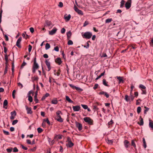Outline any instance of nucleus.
<instances>
[{"instance_id": "51", "label": "nucleus", "mask_w": 153, "mask_h": 153, "mask_svg": "<svg viewBox=\"0 0 153 153\" xmlns=\"http://www.w3.org/2000/svg\"><path fill=\"white\" fill-rule=\"evenodd\" d=\"M4 133L6 135H9L10 134L8 131H6L5 130H3Z\"/></svg>"}, {"instance_id": "40", "label": "nucleus", "mask_w": 153, "mask_h": 153, "mask_svg": "<svg viewBox=\"0 0 153 153\" xmlns=\"http://www.w3.org/2000/svg\"><path fill=\"white\" fill-rule=\"evenodd\" d=\"M28 100L30 102H32L33 101L32 97L31 96L29 95L28 96Z\"/></svg>"}, {"instance_id": "45", "label": "nucleus", "mask_w": 153, "mask_h": 153, "mask_svg": "<svg viewBox=\"0 0 153 153\" xmlns=\"http://www.w3.org/2000/svg\"><path fill=\"white\" fill-rule=\"evenodd\" d=\"M8 102L6 100H5L4 101L3 105L4 106H6L7 105Z\"/></svg>"}, {"instance_id": "3", "label": "nucleus", "mask_w": 153, "mask_h": 153, "mask_svg": "<svg viewBox=\"0 0 153 153\" xmlns=\"http://www.w3.org/2000/svg\"><path fill=\"white\" fill-rule=\"evenodd\" d=\"M84 120L89 125L93 124V120L89 117H86L83 118Z\"/></svg>"}, {"instance_id": "25", "label": "nucleus", "mask_w": 153, "mask_h": 153, "mask_svg": "<svg viewBox=\"0 0 153 153\" xmlns=\"http://www.w3.org/2000/svg\"><path fill=\"white\" fill-rule=\"evenodd\" d=\"M66 100L68 102L71 103H73V101H72L68 96H65Z\"/></svg>"}, {"instance_id": "37", "label": "nucleus", "mask_w": 153, "mask_h": 153, "mask_svg": "<svg viewBox=\"0 0 153 153\" xmlns=\"http://www.w3.org/2000/svg\"><path fill=\"white\" fill-rule=\"evenodd\" d=\"M107 143L108 144H112L113 143V140H109L108 139Z\"/></svg>"}, {"instance_id": "7", "label": "nucleus", "mask_w": 153, "mask_h": 153, "mask_svg": "<svg viewBox=\"0 0 153 153\" xmlns=\"http://www.w3.org/2000/svg\"><path fill=\"white\" fill-rule=\"evenodd\" d=\"M131 0H128L125 4V7L127 9H129L131 7Z\"/></svg>"}, {"instance_id": "13", "label": "nucleus", "mask_w": 153, "mask_h": 153, "mask_svg": "<svg viewBox=\"0 0 153 153\" xmlns=\"http://www.w3.org/2000/svg\"><path fill=\"white\" fill-rule=\"evenodd\" d=\"M45 62L46 65L48 67V71H49L51 69V67L50 66V63L48 61V59H46L45 60Z\"/></svg>"}, {"instance_id": "8", "label": "nucleus", "mask_w": 153, "mask_h": 153, "mask_svg": "<svg viewBox=\"0 0 153 153\" xmlns=\"http://www.w3.org/2000/svg\"><path fill=\"white\" fill-rule=\"evenodd\" d=\"M75 124H76V127L77 128H78L79 131H80L82 130V125L81 123H80L77 122H75Z\"/></svg>"}, {"instance_id": "62", "label": "nucleus", "mask_w": 153, "mask_h": 153, "mask_svg": "<svg viewBox=\"0 0 153 153\" xmlns=\"http://www.w3.org/2000/svg\"><path fill=\"white\" fill-rule=\"evenodd\" d=\"M71 141V138L70 137H68L67 138V142H68V143Z\"/></svg>"}, {"instance_id": "34", "label": "nucleus", "mask_w": 153, "mask_h": 153, "mask_svg": "<svg viewBox=\"0 0 153 153\" xmlns=\"http://www.w3.org/2000/svg\"><path fill=\"white\" fill-rule=\"evenodd\" d=\"M141 111V108L140 106H139L137 108V112L138 114H139Z\"/></svg>"}, {"instance_id": "27", "label": "nucleus", "mask_w": 153, "mask_h": 153, "mask_svg": "<svg viewBox=\"0 0 153 153\" xmlns=\"http://www.w3.org/2000/svg\"><path fill=\"white\" fill-rule=\"evenodd\" d=\"M22 35L23 37L25 38L26 39L28 38V36L27 35H26V32H25L24 33H23Z\"/></svg>"}, {"instance_id": "16", "label": "nucleus", "mask_w": 153, "mask_h": 153, "mask_svg": "<svg viewBox=\"0 0 153 153\" xmlns=\"http://www.w3.org/2000/svg\"><path fill=\"white\" fill-rule=\"evenodd\" d=\"M55 62L59 65H60L62 62L61 58L59 57L56 58L55 59Z\"/></svg>"}, {"instance_id": "41", "label": "nucleus", "mask_w": 153, "mask_h": 153, "mask_svg": "<svg viewBox=\"0 0 153 153\" xmlns=\"http://www.w3.org/2000/svg\"><path fill=\"white\" fill-rule=\"evenodd\" d=\"M75 89L77 91H79L80 92L82 91H83V89L78 87H76Z\"/></svg>"}, {"instance_id": "20", "label": "nucleus", "mask_w": 153, "mask_h": 153, "mask_svg": "<svg viewBox=\"0 0 153 153\" xmlns=\"http://www.w3.org/2000/svg\"><path fill=\"white\" fill-rule=\"evenodd\" d=\"M140 123L138 122L137 123L140 126H143L144 124L143 120V119L141 117V116L140 117Z\"/></svg>"}, {"instance_id": "28", "label": "nucleus", "mask_w": 153, "mask_h": 153, "mask_svg": "<svg viewBox=\"0 0 153 153\" xmlns=\"http://www.w3.org/2000/svg\"><path fill=\"white\" fill-rule=\"evenodd\" d=\"M51 102L52 104H56L58 103V101L56 99H53Z\"/></svg>"}, {"instance_id": "15", "label": "nucleus", "mask_w": 153, "mask_h": 153, "mask_svg": "<svg viewBox=\"0 0 153 153\" xmlns=\"http://www.w3.org/2000/svg\"><path fill=\"white\" fill-rule=\"evenodd\" d=\"M73 108L74 111H79L80 110V107L79 105H76L75 106H73Z\"/></svg>"}, {"instance_id": "21", "label": "nucleus", "mask_w": 153, "mask_h": 153, "mask_svg": "<svg viewBox=\"0 0 153 153\" xmlns=\"http://www.w3.org/2000/svg\"><path fill=\"white\" fill-rule=\"evenodd\" d=\"M60 72L61 71L60 69H59L57 72L56 71V70H54V75L58 76L60 75Z\"/></svg>"}, {"instance_id": "19", "label": "nucleus", "mask_w": 153, "mask_h": 153, "mask_svg": "<svg viewBox=\"0 0 153 153\" xmlns=\"http://www.w3.org/2000/svg\"><path fill=\"white\" fill-rule=\"evenodd\" d=\"M124 144L126 148H127L128 147L130 144L129 142L126 140H125L124 141Z\"/></svg>"}, {"instance_id": "24", "label": "nucleus", "mask_w": 153, "mask_h": 153, "mask_svg": "<svg viewBox=\"0 0 153 153\" xmlns=\"http://www.w3.org/2000/svg\"><path fill=\"white\" fill-rule=\"evenodd\" d=\"M117 79L119 80V83H120L121 82L123 83L124 82L123 77L120 76H117Z\"/></svg>"}, {"instance_id": "55", "label": "nucleus", "mask_w": 153, "mask_h": 153, "mask_svg": "<svg viewBox=\"0 0 153 153\" xmlns=\"http://www.w3.org/2000/svg\"><path fill=\"white\" fill-rule=\"evenodd\" d=\"M139 100H140V101H141V100L140 99H139L137 100L136 102V105H140V102H139L138 101Z\"/></svg>"}, {"instance_id": "30", "label": "nucleus", "mask_w": 153, "mask_h": 153, "mask_svg": "<svg viewBox=\"0 0 153 153\" xmlns=\"http://www.w3.org/2000/svg\"><path fill=\"white\" fill-rule=\"evenodd\" d=\"M143 146L144 148H146V142L145 141V139L144 138H143Z\"/></svg>"}, {"instance_id": "38", "label": "nucleus", "mask_w": 153, "mask_h": 153, "mask_svg": "<svg viewBox=\"0 0 153 153\" xmlns=\"http://www.w3.org/2000/svg\"><path fill=\"white\" fill-rule=\"evenodd\" d=\"M13 150L12 148H8L6 149V150L8 152H11Z\"/></svg>"}, {"instance_id": "64", "label": "nucleus", "mask_w": 153, "mask_h": 153, "mask_svg": "<svg viewBox=\"0 0 153 153\" xmlns=\"http://www.w3.org/2000/svg\"><path fill=\"white\" fill-rule=\"evenodd\" d=\"M150 45L151 46H153V38L151 40V42L150 43Z\"/></svg>"}, {"instance_id": "49", "label": "nucleus", "mask_w": 153, "mask_h": 153, "mask_svg": "<svg viewBox=\"0 0 153 153\" xmlns=\"http://www.w3.org/2000/svg\"><path fill=\"white\" fill-rule=\"evenodd\" d=\"M13 152H16L18 151V149L16 147H14L13 149Z\"/></svg>"}, {"instance_id": "1", "label": "nucleus", "mask_w": 153, "mask_h": 153, "mask_svg": "<svg viewBox=\"0 0 153 153\" xmlns=\"http://www.w3.org/2000/svg\"><path fill=\"white\" fill-rule=\"evenodd\" d=\"M39 68V66L38 63L36 62V58L35 57L34 58L33 60V64L32 66V72L34 73L36 72V70L38 69Z\"/></svg>"}, {"instance_id": "63", "label": "nucleus", "mask_w": 153, "mask_h": 153, "mask_svg": "<svg viewBox=\"0 0 153 153\" xmlns=\"http://www.w3.org/2000/svg\"><path fill=\"white\" fill-rule=\"evenodd\" d=\"M54 50L58 52L59 51V48L58 46H56L54 48Z\"/></svg>"}, {"instance_id": "29", "label": "nucleus", "mask_w": 153, "mask_h": 153, "mask_svg": "<svg viewBox=\"0 0 153 153\" xmlns=\"http://www.w3.org/2000/svg\"><path fill=\"white\" fill-rule=\"evenodd\" d=\"M39 79V77L37 76H34V77L32 78V81L33 82L35 81H38Z\"/></svg>"}, {"instance_id": "33", "label": "nucleus", "mask_w": 153, "mask_h": 153, "mask_svg": "<svg viewBox=\"0 0 153 153\" xmlns=\"http://www.w3.org/2000/svg\"><path fill=\"white\" fill-rule=\"evenodd\" d=\"M114 122L112 120H111V121L109 122L108 123V127L109 128L110 127V125H112L113 123Z\"/></svg>"}, {"instance_id": "32", "label": "nucleus", "mask_w": 153, "mask_h": 153, "mask_svg": "<svg viewBox=\"0 0 153 153\" xmlns=\"http://www.w3.org/2000/svg\"><path fill=\"white\" fill-rule=\"evenodd\" d=\"M50 48V45L49 43H47L45 45V49L47 50Z\"/></svg>"}, {"instance_id": "47", "label": "nucleus", "mask_w": 153, "mask_h": 153, "mask_svg": "<svg viewBox=\"0 0 153 153\" xmlns=\"http://www.w3.org/2000/svg\"><path fill=\"white\" fill-rule=\"evenodd\" d=\"M73 44V42L71 40H69L68 42V45H72Z\"/></svg>"}, {"instance_id": "48", "label": "nucleus", "mask_w": 153, "mask_h": 153, "mask_svg": "<svg viewBox=\"0 0 153 153\" xmlns=\"http://www.w3.org/2000/svg\"><path fill=\"white\" fill-rule=\"evenodd\" d=\"M131 145L132 146H133L134 147H135L136 146V144L133 140H131Z\"/></svg>"}, {"instance_id": "12", "label": "nucleus", "mask_w": 153, "mask_h": 153, "mask_svg": "<svg viewBox=\"0 0 153 153\" xmlns=\"http://www.w3.org/2000/svg\"><path fill=\"white\" fill-rule=\"evenodd\" d=\"M71 18V15L69 14L67 15V14H65L64 15V18L66 22L68 21Z\"/></svg>"}, {"instance_id": "14", "label": "nucleus", "mask_w": 153, "mask_h": 153, "mask_svg": "<svg viewBox=\"0 0 153 153\" xmlns=\"http://www.w3.org/2000/svg\"><path fill=\"white\" fill-rule=\"evenodd\" d=\"M25 107L27 111V114H31L33 112L32 111L31 107H28L27 106H26Z\"/></svg>"}, {"instance_id": "50", "label": "nucleus", "mask_w": 153, "mask_h": 153, "mask_svg": "<svg viewBox=\"0 0 153 153\" xmlns=\"http://www.w3.org/2000/svg\"><path fill=\"white\" fill-rule=\"evenodd\" d=\"M65 30L64 28H62L61 30V32L62 34L64 33L65 32Z\"/></svg>"}, {"instance_id": "59", "label": "nucleus", "mask_w": 153, "mask_h": 153, "mask_svg": "<svg viewBox=\"0 0 153 153\" xmlns=\"http://www.w3.org/2000/svg\"><path fill=\"white\" fill-rule=\"evenodd\" d=\"M26 63L24 61L21 66V68H23L24 66L26 65Z\"/></svg>"}, {"instance_id": "46", "label": "nucleus", "mask_w": 153, "mask_h": 153, "mask_svg": "<svg viewBox=\"0 0 153 153\" xmlns=\"http://www.w3.org/2000/svg\"><path fill=\"white\" fill-rule=\"evenodd\" d=\"M46 25L48 26H50L51 25V22L48 21H46Z\"/></svg>"}, {"instance_id": "53", "label": "nucleus", "mask_w": 153, "mask_h": 153, "mask_svg": "<svg viewBox=\"0 0 153 153\" xmlns=\"http://www.w3.org/2000/svg\"><path fill=\"white\" fill-rule=\"evenodd\" d=\"M28 47V51L29 52H30L32 50V47L30 45H29Z\"/></svg>"}, {"instance_id": "22", "label": "nucleus", "mask_w": 153, "mask_h": 153, "mask_svg": "<svg viewBox=\"0 0 153 153\" xmlns=\"http://www.w3.org/2000/svg\"><path fill=\"white\" fill-rule=\"evenodd\" d=\"M149 126L153 130V122L151 120H149Z\"/></svg>"}, {"instance_id": "57", "label": "nucleus", "mask_w": 153, "mask_h": 153, "mask_svg": "<svg viewBox=\"0 0 153 153\" xmlns=\"http://www.w3.org/2000/svg\"><path fill=\"white\" fill-rule=\"evenodd\" d=\"M30 32L32 33H33L34 32V29L33 27H31L30 28Z\"/></svg>"}, {"instance_id": "61", "label": "nucleus", "mask_w": 153, "mask_h": 153, "mask_svg": "<svg viewBox=\"0 0 153 153\" xmlns=\"http://www.w3.org/2000/svg\"><path fill=\"white\" fill-rule=\"evenodd\" d=\"M98 84H96L94 85L93 87V88L94 89H96L98 88Z\"/></svg>"}, {"instance_id": "11", "label": "nucleus", "mask_w": 153, "mask_h": 153, "mask_svg": "<svg viewBox=\"0 0 153 153\" xmlns=\"http://www.w3.org/2000/svg\"><path fill=\"white\" fill-rule=\"evenodd\" d=\"M57 30V28L56 27H54L52 30L49 31V34L51 35H53L56 33Z\"/></svg>"}, {"instance_id": "26", "label": "nucleus", "mask_w": 153, "mask_h": 153, "mask_svg": "<svg viewBox=\"0 0 153 153\" xmlns=\"http://www.w3.org/2000/svg\"><path fill=\"white\" fill-rule=\"evenodd\" d=\"M108 82H106V80L105 79H103L102 80V83L103 85L105 86L109 87V86L108 84Z\"/></svg>"}, {"instance_id": "17", "label": "nucleus", "mask_w": 153, "mask_h": 153, "mask_svg": "<svg viewBox=\"0 0 153 153\" xmlns=\"http://www.w3.org/2000/svg\"><path fill=\"white\" fill-rule=\"evenodd\" d=\"M74 145V144L72 142V141L68 142V143H66V146L67 147L69 148L71 147Z\"/></svg>"}, {"instance_id": "52", "label": "nucleus", "mask_w": 153, "mask_h": 153, "mask_svg": "<svg viewBox=\"0 0 153 153\" xmlns=\"http://www.w3.org/2000/svg\"><path fill=\"white\" fill-rule=\"evenodd\" d=\"M18 122V120H15L13 121L12 124L13 125H14L16 124Z\"/></svg>"}, {"instance_id": "5", "label": "nucleus", "mask_w": 153, "mask_h": 153, "mask_svg": "<svg viewBox=\"0 0 153 153\" xmlns=\"http://www.w3.org/2000/svg\"><path fill=\"white\" fill-rule=\"evenodd\" d=\"M134 98V97L131 94V92H130V96H128L127 95L125 96V99L126 101L127 102H129L130 100L133 101Z\"/></svg>"}, {"instance_id": "18", "label": "nucleus", "mask_w": 153, "mask_h": 153, "mask_svg": "<svg viewBox=\"0 0 153 153\" xmlns=\"http://www.w3.org/2000/svg\"><path fill=\"white\" fill-rule=\"evenodd\" d=\"M38 92L36 91L35 92V95L34 96V100L36 102V103H38V102L39 100L37 98Z\"/></svg>"}, {"instance_id": "43", "label": "nucleus", "mask_w": 153, "mask_h": 153, "mask_svg": "<svg viewBox=\"0 0 153 153\" xmlns=\"http://www.w3.org/2000/svg\"><path fill=\"white\" fill-rule=\"evenodd\" d=\"M43 120L44 121H45V122H47L48 125H50V123L48 119L47 118V119H44Z\"/></svg>"}, {"instance_id": "10", "label": "nucleus", "mask_w": 153, "mask_h": 153, "mask_svg": "<svg viewBox=\"0 0 153 153\" xmlns=\"http://www.w3.org/2000/svg\"><path fill=\"white\" fill-rule=\"evenodd\" d=\"M10 114L11 116L10 117V118L11 120H13L14 119L16 114V113L15 111H13L11 112Z\"/></svg>"}, {"instance_id": "9", "label": "nucleus", "mask_w": 153, "mask_h": 153, "mask_svg": "<svg viewBox=\"0 0 153 153\" xmlns=\"http://www.w3.org/2000/svg\"><path fill=\"white\" fill-rule=\"evenodd\" d=\"M22 37H19V38L17 40L16 43V45L19 48H21V46L20 45V44L22 41Z\"/></svg>"}, {"instance_id": "44", "label": "nucleus", "mask_w": 153, "mask_h": 153, "mask_svg": "<svg viewBox=\"0 0 153 153\" xmlns=\"http://www.w3.org/2000/svg\"><path fill=\"white\" fill-rule=\"evenodd\" d=\"M139 87L141 88L145 89L146 88V87L142 84H140L139 85Z\"/></svg>"}, {"instance_id": "31", "label": "nucleus", "mask_w": 153, "mask_h": 153, "mask_svg": "<svg viewBox=\"0 0 153 153\" xmlns=\"http://www.w3.org/2000/svg\"><path fill=\"white\" fill-rule=\"evenodd\" d=\"M112 20V19H108L105 20V22L106 23H109L111 22Z\"/></svg>"}, {"instance_id": "4", "label": "nucleus", "mask_w": 153, "mask_h": 153, "mask_svg": "<svg viewBox=\"0 0 153 153\" xmlns=\"http://www.w3.org/2000/svg\"><path fill=\"white\" fill-rule=\"evenodd\" d=\"M92 36V33L89 32H86L82 35V36L83 38L88 39H90Z\"/></svg>"}, {"instance_id": "36", "label": "nucleus", "mask_w": 153, "mask_h": 153, "mask_svg": "<svg viewBox=\"0 0 153 153\" xmlns=\"http://www.w3.org/2000/svg\"><path fill=\"white\" fill-rule=\"evenodd\" d=\"M37 130L38 131V132L39 133H41L43 131V130L40 128H38L37 129Z\"/></svg>"}, {"instance_id": "56", "label": "nucleus", "mask_w": 153, "mask_h": 153, "mask_svg": "<svg viewBox=\"0 0 153 153\" xmlns=\"http://www.w3.org/2000/svg\"><path fill=\"white\" fill-rule=\"evenodd\" d=\"M58 6L59 7H62L63 6V4L61 2H60L59 3V4Z\"/></svg>"}, {"instance_id": "35", "label": "nucleus", "mask_w": 153, "mask_h": 153, "mask_svg": "<svg viewBox=\"0 0 153 153\" xmlns=\"http://www.w3.org/2000/svg\"><path fill=\"white\" fill-rule=\"evenodd\" d=\"M125 1L124 0H122L120 2V7H122L124 4Z\"/></svg>"}, {"instance_id": "39", "label": "nucleus", "mask_w": 153, "mask_h": 153, "mask_svg": "<svg viewBox=\"0 0 153 153\" xmlns=\"http://www.w3.org/2000/svg\"><path fill=\"white\" fill-rule=\"evenodd\" d=\"M81 105L85 109H86L88 108V106L86 105L81 104Z\"/></svg>"}, {"instance_id": "42", "label": "nucleus", "mask_w": 153, "mask_h": 153, "mask_svg": "<svg viewBox=\"0 0 153 153\" xmlns=\"http://www.w3.org/2000/svg\"><path fill=\"white\" fill-rule=\"evenodd\" d=\"M144 108H145V109L144 111V114H146V112L149 111V108L146 106H145Z\"/></svg>"}, {"instance_id": "54", "label": "nucleus", "mask_w": 153, "mask_h": 153, "mask_svg": "<svg viewBox=\"0 0 153 153\" xmlns=\"http://www.w3.org/2000/svg\"><path fill=\"white\" fill-rule=\"evenodd\" d=\"M21 146L23 149L25 150H27V148L24 146L23 145H21Z\"/></svg>"}, {"instance_id": "6", "label": "nucleus", "mask_w": 153, "mask_h": 153, "mask_svg": "<svg viewBox=\"0 0 153 153\" xmlns=\"http://www.w3.org/2000/svg\"><path fill=\"white\" fill-rule=\"evenodd\" d=\"M74 8L75 11L77 12L78 14L82 15H83V13L82 11L80 10H79L75 5H74Z\"/></svg>"}, {"instance_id": "2", "label": "nucleus", "mask_w": 153, "mask_h": 153, "mask_svg": "<svg viewBox=\"0 0 153 153\" xmlns=\"http://www.w3.org/2000/svg\"><path fill=\"white\" fill-rule=\"evenodd\" d=\"M56 117L55 119L59 122L61 123L63 122V120L61 118L60 115V114H62L61 111L59 110L57 111L56 112Z\"/></svg>"}, {"instance_id": "60", "label": "nucleus", "mask_w": 153, "mask_h": 153, "mask_svg": "<svg viewBox=\"0 0 153 153\" xmlns=\"http://www.w3.org/2000/svg\"><path fill=\"white\" fill-rule=\"evenodd\" d=\"M18 85L20 87V88H22L23 87V85L20 82H19L18 83Z\"/></svg>"}, {"instance_id": "23", "label": "nucleus", "mask_w": 153, "mask_h": 153, "mask_svg": "<svg viewBox=\"0 0 153 153\" xmlns=\"http://www.w3.org/2000/svg\"><path fill=\"white\" fill-rule=\"evenodd\" d=\"M72 33L71 31H69L67 33V39L69 40L71 38Z\"/></svg>"}, {"instance_id": "58", "label": "nucleus", "mask_w": 153, "mask_h": 153, "mask_svg": "<svg viewBox=\"0 0 153 153\" xmlns=\"http://www.w3.org/2000/svg\"><path fill=\"white\" fill-rule=\"evenodd\" d=\"M88 24V22L87 21H85V22L84 23L83 26V27H85V26H86V25H87Z\"/></svg>"}]
</instances>
